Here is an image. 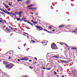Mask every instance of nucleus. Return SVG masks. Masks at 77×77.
<instances>
[{
  "instance_id": "14",
  "label": "nucleus",
  "mask_w": 77,
  "mask_h": 77,
  "mask_svg": "<svg viewBox=\"0 0 77 77\" xmlns=\"http://www.w3.org/2000/svg\"><path fill=\"white\" fill-rule=\"evenodd\" d=\"M63 27H64V25H60L59 26V28H60V29H62Z\"/></svg>"
},
{
  "instance_id": "16",
  "label": "nucleus",
  "mask_w": 77,
  "mask_h": 77,
  "mask_svg": "<svg viewBox=\"0 0 77 77\" xmlns=\"http://www.w3.org/2000/svg\"><path fill=\"white\" fill-rule=\"evenodd\" d=\"M27 23H28V24H31V25L32 26H33V23H31L29 21H28Z\"/></svg>"
},
{
  "instance_id": "56",
  "label": "nucleus",
  "mask_w": 77,
  "mask_h": 77,
  "mask_svg": "<svg viewBox=\"0 0 77 77\" xmlns=\"http://www.w3.org/2000/svg\"><path fill=\"white\" fill-rule=\"evenodd\" d=\"M5 27H6V25H4V28H5Z\"/></svg>"
},
{
  "instance_id": "43",
  "label": "nucleus",
  "mask_w": 77,
  "mask_h": 77,
  "mask_svg": "<svg viewBox=\"0 0 77 77\" xmlns=\"http://www.w3.org/2000/svg\"><path fill=\"white\" fill-rule=\"evenodd\" d=\"M29 62H32V60H29Z\"/></svg>"
},
{
  "instance_id": "34",
  "label": "nucleus",
  "mask_w": 77,
  "mask_h": 77,
  "mask_svg": "<svg viewBox=\"0 0 77 77\" xmlns=\"http://www.w3.org/2000/svg\"><path fill=\"white\" fill-rule=\"evenodd\" d=\"M21 60H25L24 58L21 59Z\"/></svg>"
},
{
  "instance_id": "37",
  "label": "nucleus",
  "mask_w": 77,
  "mask_h": 77,
  "mask_svg": "<svg viewBox=\"0 0 77 77\" xmlns=\"http://www.w3.org/2000/svg\"><path fill=\"white\" fill-rule=\"evenodd\" d=\"M22 2V0H17L18 2Z\"/></svg>"
},
{
  "instance_id": "61",
  "label": "nucleus",
  "mask_w": 77,
  "mask_h": 77,
  "mask_svg": "<svg viewBox=\"0 0 77 77\" xmlns=\"http://www.w3.org/2000/svg\"><path fill=\"white\" fill-rule=\"evenodd\" d=\"M31 14H32V15H33L34 14V13H31Z\"/></svg>"
},
{
  "instance_id": "35",
  "label": "nucleus",
  "mask_w": 77,
  "mask_h": 77,
  "mask_svg": "<svg viewBox=\"0 0 77 77\" xmlns=\"http://www.w3.org/2000/svg\"><path fill=\"white\" fill-rule=\"evenodd\" d=\"M49 29H52V27L51 26H50L49 27Z\"/></svg>"
},
{
  "instance_id": "48",
  "label": "nucleus",
  "mask_w": 77,
  "mask_h": 77,
  "mask_svg": "<svg viewBox=\"0 0 77 77\" xmlns=\"http://www.w3.org/2000/svg\"><path fill=\"white\" fill-rule=\"evenodd\" d=\"M3 22V21L2 20H0V23H2Z\"/></svg>"
},
{
  "instance_id": "25",
  "label": "nucleus",
  "mask_w": 77,
  "mask_h": 77,
  "mask_svg": "<svg viewBox=\"0 0 77 77\" xmlns=\"http://www.w3.org/2000/svg\"><path fill=\"white\" fill-rule=\"evenodd\" d=\"M54 57H55V58H59V57L57 56H54Z\"/></svg>"
},
{
  "instance_id": "40",
  "label": "nucleus",
  "mask_w": 77,
  "mask_h": 77,
  "mask_svg": "<svg viewBox=\"0 0 77 77\" xmlns=\"http://www.w3.org/2000/svg\"><path fill=\"white\" fill-rule=\"evenodd\" d=\"M8 11H11V9L9 8H8Z\"/></svg>"
},
{
  "instance_id": "58",
  "label": "nucleus",
  "mask_w": 77,
  "mask_h": 77,
  "mask_svg": "<svg viewBox=\"0 0 77 77\" xmlns=\"http://www.w3.org/2000/svg\"><path fill=\"white\" fill-rule=\"evenodd\" d=\"M19 17H21V15H19Z\"/></svg>"
},
{
  "instance_id": "38",
  "label": "nucleus",
  "mask_w": 77,
  "mask_h": 77,
  "mask_svg": "<svg viewBox=\"0 0 77 77\" xmlns=\"http://www.w3.org/2000/svg\"><path fill=\"white\" fill-rule=\"evenodd\" d=\"M29 68H30V69H33V67L31 66H29Z\"/></svg>"
},
{
  "instance_id": "2",
  "label": "nucleus",
  "mask_w": 77,
  "mask_h": 77,
  "mask_svg": "<svg viewBox=\"0 0 77 77\" xmlns=\"http://www.w3.org/2000/svg\"><path fill=\"white\" fill-rule=\"evenodd\" d=\"M18 14V12L17 11L15 12L14 14L10 13V15L12 17H13L14 16H16Z\"/></svg>"
},
{
  "instance_id": "50",
  "label": "nucleus",
  "mask_w": 77,
  "mask_h": 77,
  "mask_svg": "<svg viewBox=\"0 0 77 77\" xmlns=\"http://www.w3.org/2000/svg\"><path fill=\"white\" fill-rule=\"evenodd\" d=\"M56 76H57V77H59V75H57Z\"/></svg>"
},
{
  "instance_id": "23",
  "label": "nucleus",
  "mask_w": 77,
  "mask_h": 77,
  "mask_svg": "<svg viewBox=\"0 0 77 77\" xmlns=\"http://www.w3.org/2000/svg\"><path fill=\"white\" fill-rule=\"evenodd\" d=\"M72 49H73V50H77V48H72Z\"/></svg>"
},
{
  "instance_id": "6",
  "label": "nucleus",
  "mask_w": 77,
  "mask_h": 77,
  "mask_svg": "<svg viewBox=\"0 0 77 77\" xmlns=\"http://www.w3.org/2000/svg\"><path fill=\"white\" fill-rule=\"evenodd\" d=\"M2 11L4 12V13H5V14H8V15H10V12H6L4 10H2Z\"/></svg>"
},
{
  "instance_id": "18",
  "label": "nucleus",
  "mask_w": 77,
  "mask_h": 77,
  "mask_svg": "<svg viewBox=\"0 0 77 77\" xmlns=\"http://www.w3.org/2000/svg\"><path fill=\"white\" fill-rule=\"evenodd\" d=\"M69 62V61L68 60H67V61L64 60V63H68Z\"/></svg>"
},
{
  "instance_id": "5",
  "label": "nucleus",
  "mask_w": 77,
  "mask_h": 77,
  "mask_svg": "<svg viewBox=\"0 0 77 77\" xmlns=\"http://www.w3.org/2000/svg\"><path fill=\"white\" fill-rule=\"evenodd\" d=\"M9 69H11V68H12L13 66H14V64H13L11 63L10 64H9Z\"/></svg>"
},
{
  "instance_id": "13",
  "label": "nucleus",
  "mask_w": 77,
  "mask_h": 77,
  "mask_svg": "<svg viewBox=\"0 0 77 77\" xmlns=\"http://www.w3.org/2000/svg\"><path fill=\"white\" fill-rule=\"evenodd\" d=\"M41 69H46V68L44 67V66H42L41 67Z\"/></svg>"
},
{
  "instance_id": "8",
  "label": "nucleus",
  "mask_w": 77,
  "mask_h": 77,
  "mask_svg": "<svg viewBox=\"0 0 77 77\" xmlns=\"http://www.w3.org/2000/svg\"><path fill=\"white\" fill-rule=\"evenodd\" d=\"M29 3H30V1H29V0H28V1H27L25 2V4H26V5H29Z\"/></svg>"
},
{
  "instance_id": "52",
  "label": "nucleus",
  "mask_w": 77,
  "mask_h": 77,
  "mask_svg": "<svg viewBox=\"0 0 77 77\" xmlns=\"http://www.w3.org/2000/svg\"><path fill=\"white\" fill-rule=\"evenodd\" d=\"M55 31V29H53L52 30V32H54Z\"/></svg>"
},
{
  "instance_id": "19",
  "label": "nucleus",
  "mask_w": 77,
  "mask_h": 77,
  "mask_svg": "<svg viewBox=\"0 0 77 77\" xmlns=\"http://www.w3.org/2000/svg\"><path fill=\"white\" fill-rule=\"evenodd\" d=\"M49 65H50V63H48L46 65V67L47 68V67H48V66Z\"/></svg>"
},
{
  "instance_id": "42",
  "label": "nucleus",
  "mask_w": 77,
  "mask_h": 77,
  "mask_svg": "<svg viewBox=\"0 0 77 77\" xmlns=\"http://www.w3.org/2000/svg\"><path fill=\"white\" fill-rule=\"evenodd\" d=\"M60 62H64V60H61Z\"/></svg>"
},
{
  "instance_id": "28",
  "label": "nucleus",
  "mask_w": 77,
  "mask_h": 77,
  "mask_svg": "<svg viewBox=\"0 0 77 77\" xmlns=\"http://www.w3.org/2000/svg\"><path fill=\"white\" fill-rule=\"evenodd\" d=\"M9 28L10 29H11L12 30H13V28H12V27L11 26H9Z\"/></svg>"
},
{
  "instance_id": "27",
  "label": "nucleus",
  "mask_w": 77,
  "mask_h": 77,
  "mask_svg": "<svg viewBox=\"0 0 77 77\" xmlns=\"http://www.w3.org/2000/svg\"><path fill=\"white\" fill-rule=\"evenodd\" d=\"M3 63L4 64H8V62L7 61L4 62H3Z\"/></svg>"
},
{
  "instance_id": "15",
  "label": "nucleus",
  "mask_w": 77,
  "mask_h": 77,
  "mask_svg": "<svg viewBox=\"0 0 77 77\" xmlns=\"http://www.w3.org/2000/svg\"><path fill=\"white\" fill-rule=\"evenodd\" d=\"M33 5H29V6H27V8H30V7H33Z\"/></svg>"
},
{
  "instance_id": "57",
  "label": "nucleus",
  "mask_w": 77,
  "mask_h": 77,
  "mask_svg": "<svg viewBox=\"0 0 77 77\" xmlns=\"http://www.w3.org/2000/svg\"><path fill=\"white\" fill-rule=\"evenodd\" d=\"M65 75H63V76H62V77H65Z\"/></svg>"
},
{
  "instance_id": "7",
  "label": "nucleus",
  "mask_w": 77,
  "mask_h": 77,
  "mask_svg": "<svg viewBox=\"0 0 77 77\" xmlns=\"http://www.w3.org/2000/svg\"><path fill=\"white\" fill-rule=\"evenodd\" d=\"M3 5H4V6H5L6 9H8V8H9V7L7 5H6V4H5L4 3H3Z\"/></svg>"
},
{
  "instance_id": "31",
  "label": "nucleus",
  "mask_w": 77,
  "mask_h": 77,
  "mask_svg": "<svg viewBox=\"0 0 77 77\" xmlns=\"http://www.w3.org/2000/svg\"><path fill=\"white\" fill-rule=\"evenodd\" d=\"M72 32H73V33H75V32H77V31L73 30L72 31Z\"/></svg>"
},
{
  "instance_id": "21",
  "label": "nucleus",
  "mask_w": 77,
  "mask_h": 77,
  "mask_svg": "<svg viewBox=\"0 0 77 77\" xmlns=\"http://www.w3.org/2000/svg\"><path fill=\"white\" fill-rule=\"evenodd\" d=\"M72 73L74 75H75V72L74 71H73L72 72Z\"/></svg>"
},
{
  "instance_id": "60",
  "label": "nucleus",
  "mask_w": 77,
  "mask_h": 77,
  "mask_svg": "<svg viewBox=\"0 0 77 77\" xmlns=\"http://www.w3.org/2000/svg\"><path fill=\"white\" fill-rule=\"evenodd\" d=\"M19 20L21 21H23V20Z\"/></svg>"
},
{
  "instance_id": "39",
  "label": "nucleus",
  "mask_w": 77,
  "mask_h": 77,
  "mask_svg": "<svg viewBox=\"0 0 77 77\" xmlns=\"http://www.w3.org/2000/svg\"><path fill=\"white\" fill-rule=\"evenodd\" d=\"M9 52V54H12V52H11V51H10Z\"/></svg>"
},
{
  "instance_id": "62",
  "label": "nucleus",
  "mask_w": 77,
  "mask_h": 77,
  "mask_svg": "<svg viewBox=\"0 0 77 77\" xmlns=\"http://www.w3.org/2000/svg\"><path fill=\"white\" fill-rule=\"evenodd\" d=\"M75 30H77V29H75Z\"/></svg>"
},
{
  "instance_id": "41",
  "label": "nucleus",
  "mask_w": 77,
  "mask_h": 77,
  "mask_svg": "<svg viewBox=\"0 0 77 77\" xmlns=\"http://www.w3.org/2000/svg\"><path fill=\"white\" fill-rule=\"evenodd\" d=\"M54 68H56V65H54Z\"/></svg>"
},
{
  "instance_id": "22",
  "label": "nucleus",
  "mask_w": 77,
  "mask_h": 77,
  "mask_svg": "<svg viewBox=\"0 0 77 77\" xmlns=\"http://www.w3.org/2000/svg\"><path fill=\"white\" fill-rule=\"evenodd\" d=\"M63 44H64V45H66V47H68V45H67V44H66L65 43H64Z\"/></svg>"
},
{
  "instance_id": "11",
  "label": "nucleus",
  "mask_w": 77,
  "mask_h": 77,
  "mask_svg": "<svg viewBox=\"0 0 77 77\" xmlns=\"http://www.w3.org/2000/svg\"><path fill=\"white\" fill-rule=\"evenodd\" d=\"M6 30L8 31V32H11V30H9V29H8V27H7L5 29Z\"/></svg>"
},
{
  "instance_id": "29",
  "label": "nucleus",
  "mask_w": 77,
  "mask_h": 77,
  "mask_svg": "<svg viewBox=\"0 0 77 77\" xmlns=\"http://www.w3.org/2000/svg\"><path fill=\"white\" fill-rule=\"evenodd\" d=\"M17 21H19L20 20V18H17Z\"/></svg>"
},
{
  "instance_id": "36",
  "label": "nucleus",
  "mask_w": 77,
  "mask_h": 77,
  "mask_svg": "<svg viewBox=\"0 0 77 77\" xmlns=\"http://www.w3.org/2000/svg\"><path fill=\"white\" fill-rule=\"evenodd\" d=\"M26 20V18H22V20H23H23H24H24Z\"/></svg>"
},
{
  "instance_id": "4",
  "label": "nucleus",
  "mask_w": 77,
  "mask_h": 77,
  "mask_svg": "<svg viewBox=\"0 0 77 77\" xmlns=\"http://www.w3.org/2000/svg\"><path fill=\"white\" fill-rule=\"evenodd\" d=\"M42 44L44 45H46L47 44V42L46 40H43L42 42Z\"/></svg>"
},
{
  "instance_id": "26",
  "label": "nucleus",
  "mask_w": 77,
  "mask_h": 77,
  "mask_svg": "<svg viewBox=\"0 0 77 77\" xmlns=\"http://www.w3.org/2000/svg\"><path fill=\"white\" fill-rule=\"evenodd\" d=\"M8 5L10 6H11L12 5V4H11V3H8Z\"/></svg>"
},
{
  "instance_id": "47",
  "label": "nucleus",
  "mask_w": 77,
  "mask_h": 77,
  "mask_svg": "<svg viewBox=\"0 0 77 77\" xmlns=\"http://www.w3.org/2000/svg\"><path fill=\"white\" fill-rule=\"evenodd\" d=\"M24 22H27V20H24Z\"/></svg>"
},
{
  "instance_id": "49",
  "label": "nucleus",
  "mask_w": 77,
  "mask_h": 77,
  "mask_svg": "<svg viewBox=\"0 0 77 77\" xmlns=\"http://www.w3.org/2000/svg\"><path fill=\"white\" fill-rule=\"evenodd\" d=\"M17 60L18 62H20V59H18Z\"/></svg>"
},
{
  "instance_id": "51",
  "label": "nucleus",
  "mask_w": 77,
  "mask_h": 77,
  "mask_svg": "<svg viewBox=\"0 0 77 77\" xmlns=\"http://www.w3.org/2000/svg\"><path fill=\"white\" fill-rule=\"evenodd\" d=\"M34 59L35 60H37V58L36 57H35Z\"/></svg>"
},
{
  "instance_id": "24",
  "label": "nucleus",
  "mask_w": 77,
  "mask_h": 77,
  "mask_svg": "<svg viewBox=\"0 0 77 77\" xmlns=\"http://www.w3.org/2000/svg\"><path fill=\"white\" fill-rule=\"evenodd\" d=\"M32 23L34 24H37L38 23V22H32Z\"/></svg>"
},
{
  "instance_id": "63",
  "label": "nucleus",
  "mask_w": 77,
  "mask_h": 77,
  "mask_svg": "<svg viewBox=\"0 0 77 77\" xmlns=\"http://www.w3.org/2000/svg\"><path fill=\"white\" fill-rule=\"evenodd\" d=\"M37 62H35V63L34 64H36V63Z\"/></svg>"
},
{
  "instance_id": "53",
  "label": "nucleus",
  "mask_w": 77,
  "mask_h": 77,
  "mask_svg": "<svg viewBox=\"0 0 77 77\" xmlns=\"http://www.w3.org/2000/svg\"><path fill=\"white\" fill-rule=\"evenodd\" d=\"M0 20H3V19L2 17L0 18Z\"/></svg>"
},
{
  "instance_id": "55",
  "label": "nucleus",
  "mask_w": 77,
  "mask_h": 77,
  "mask_svg": "<svg viewBox=\"0 0 77 77\" xmlns=\"http://www.w3.org/2000/svg\"><path fill=\"white\" fill-rule=\"evenodd\" d=\"M11 58V57H9V58H8V59H10Z\"/></svg>"
},
{
  "instance_id": "44",
  "label": "nucleus",
  "mask_w": 77,
  "mask_h": 77,
  "mask_svg": "<svg viewBox=\"0 0 77 77\" xmlns=\"http://www.w3.org/2000/svg\"><path fill=\"white\" fill-rule=\"evenodd\" d=\"M1 13V14H3V15H4V14H5V13H3V12H2Z\"/></svg>"
},
{
  "instance_id": "54",
  "label": "nucleus",
  "mask_w": 77,
  "mask_h": 77,
  "mask_svg": "<svg viewBox=\"0 0 77 77\" xmlns=\"http://www.w3.org/2000/svg\"><path fill=\"white\" fill-rule=\"evenodd\" d=\"M23 33H25V34H26V35H28V34L27 33H26L25 32H23Z\"/></svg>"
},
{
  "instance_id": "10",
  "label": "nucleus",
  "mask_w": 77,
  "mask_h": 77,
  "mask_svg": "<svg viewBox=\"0 0 77 77\" xmlns=\"http://www.w3.org/2000/svg\"><path fill=\"white\" fill-rule=\"evenodd\" d=\"M22 11H19V12H18V14H19V15H21V14H22Z\"/></svg>"
},
{
  "instance_id": "64",
  "label": "nucleus",
  "mask_w": 77,
  "mask_h": 77,
  "mask_svg": "<svg viewBox=\"0 0 77 77\" xmlns=\"http://www.w3.org/2000/svg\"><path fill=\"white\" fill-rule=\"evenodd\" d=\"M60 68V69H62V67H61Z\"/></svg>"
},
{
  "instance_id": "1",
  "label": "nucleus",
  "mask_w": 77,
  "mask_h": 77,
  "mask_svg": "<svg viewBox=\"0 0 77 77\" xmlns=\"http://www.w3.org/2000/svg\"><path fill=\"white\" fill-rule=\"evenodd\" d=\"M51 48L54 50H57L58 48L57 47L54 43H53L51 45Z\"/></svg>"
},
{
  "instance_id": "12",
  "label": "nucleus",
  "mask_w": 77,
  "mask_h": 77,
  "mask_svg": "<svg viewBox=\"0 0 77 77\" xmlns=\"http://www.w3.org/2000/svg\"><path fill=\"white\" fill-rule=\"evenodd\" d=\"M44 31H45V32H48V33H51L49 31H48L47 30H46V29H44Z\"/></svg>"
},
{
  "instance_id": "3",
  "label": "nucleus",
  "mask_w": 77,
  "mask_h": 77,
  "mask_svg": "<svg viewBox=\"0 0 77 77\" xmlns=\"http://www.w3.org/2000/svg\"><path fill=\"white\" fill-rule=\"evenodd\" d=\"M36 27L37 29H40V30L39 29H38V31H40V30H42V29H43V28H42V27H40L38 26H36Z\"/></svg>"
},
{
  "instance_id": "17",
  "label": "nucleus",
  "mask_w": 77,
  "mask_h": 77,
  "mask_svg": "<svg viewBox=\"0 0 77 77\" xmlns=\"http://www.w3.org/2000/svg\"><path fill=\"white\" fill-rule=\"evenodd\" d=\"M24 59H25V61H27V60H29V58H27V57H25L24 58Z\"/></svg>"
},
{
  "instance_id": "9",
  "label": "nucleus",
  "mask_w": 77,
  "mask_h": 77,
  "mask_svg": "<svg viewBox=\"0 0 77 77\" xmlns=\"http://www.w3.org/2000/svg\"><path fill=\"white\" fill-rule=\"evenodd\" d=\"M29 9H30V10H32V9H33L34 10H36V8H29Z\"/></svg>"
},
{
  "instance_id": "20",
  "label": "nucleus",
  "mask_w": 77,
  "mask_h": 77,
  "mask_svg": "<svg viewBox=\"0 0 77 77\" xmlns=\"http://www.w3.org/2000/svg\"><path fill=\"white\" fill-rule=\"evenodd\" d=\"M9 64H8L6 65V67L7 68H9Z\"/></svg>"
},
{
  "instance_id": "46",
  "label": "nucleus",
  "mask_w": 77,
  "mask_h": 77,
  "mask_svg": "<svg viewBox=\"0 0 77 77\" xmlns=\"http://www.w3.org/2000/svg\"><path fill=\"white\" fill-rule=\"evenodd\" d=\"M0 10H1V11H3V9L2 8H0Z\"/></svg>"
},
{
  "instance_id": "30",
  "label": "nucleus",
  "mask_w": 77,
  "mask_h": 77,
  "mask_svg": "<svg viewBox=\"0 0 77 77\" xmlns=\"http://www.w3.org/2000/svg\"><path fill=\"white\" fill-rule=\"evenodd\" d=\"M71 48V47L69 46L68 47V51H69V50H70V49Z\"/></svg>"
},
{
  "instance_id": "45",
  "label": "nucleus",
  "mask_w": 77,
  "mask_h": 77,
  "mask_svg": "<svg viewBox=\"0 0 77 77\" xmlns=\"http://www.w3.org/2000/svg\"><path fill=\"white\" fill-rule=\"evenodd\" d=\"M32 42H35V41L33 40H31Z\"/></svg>"
},
{
  "instance_id": "33",
  "label": "nucleus",
  "mask_w": 77,
  "mask_h": 77,
  "mask_svg": "<svg viewBox=\"0 0 77 77\" xmlns=\"http://www.w3.org/2000/svg\"><path fill=\"white\" fill-rule=\"evenodd\" d=\"M54 75H56V74H57V72H56L54 71Z\"/></svg>"
},
{
  "instance_id": "32",
  "label": "nucleus",
  "mask_w": 77,
  "mask_h": 77,
  "mask_svg": "<svg viewBox=\"0 0 77 77\" xmlns=\"http://www.w3.org/2000/svg\"><path fill=\"white\" fill-rule=\"evenodd\" d=\"M47 69V70H50L51 69V68H48V69Z\"/></svg>"
},
{
  "instance_id": "59",
  "label": "nucleus",
  "mask_w": 77,
  "mask_h": 77,
  "mask_svg": "<svg viewBox=\"0 0 77 77\" xmlns=\"http://www.w3.org/2000/svg\"><path fill=\"white\" fill-rule=\"evenodd\" d=\"M32 22H33L34 21V20H32Z\"/></svg>"
}]
</instances>
